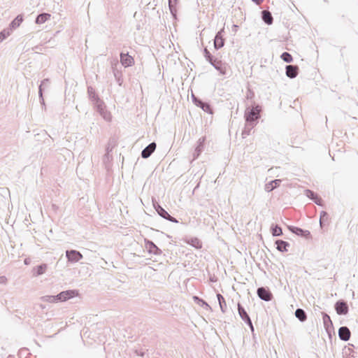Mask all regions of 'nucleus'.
Masks as SVG:
<instances>
[{
	"mask_svg": "<svg viewBox=\"0 0 358 358\" xmlns=\"http://www.w3.org/2000/svg\"><path fill=\"white\" fill-rule=\"evenodd\" d=\"M261 107L256 106L252 108H247L245 111V121L246 122L255 123L257 124L259 119L260 118Z\"/></svg>",
	"mask_w": 358,
	"mask_h": 358,
	"instance_id": "nucleus-1",
	"label": "nucleus"
},
{
	"mask_svg": "<svg viewBox=\"0 0 358 358\" xmlns=\"http://www.w3.org/2000/svg\"><path fill=\"white\" fill-rule=\"evenodd\" d=\"M153 206H154L155 210L157 211V213H158V215L159 216H161L164 219L169 220L171 222H173V223L178 222V221L176 218L170 215L169 213L164 208H163L159 203H154Z\"/></svg>",
	"mask_w": 358,
	"mask_h": 358,
	"instance_id": "nucleus-2",
	"label": "nucleus"
},
{
	"mask_svg": "<svg viewBox=\"0 0 358 358\" xmlns=\"http://www.w3.org/2000/svg\"><path fill=\"white\" fill-rule=\"evenodd\" d=\"M193 103L198 107L201 108L204 112L208 114H213V110L209 103L203 101L197 98L194 94H192Z\"/></svg>",
	"mask_w": 358,
	"mask_h": 358,
	"instance_id": "nucleus-3",
	"label": "nucleus"
},
{
	"mask_svg": "<svg viewBox=\"0 0 358 358\" xmlns=\"http://www.w3.org/2000/svg\"><path fill=\"white\" fill-rule=\"evenodd\" d=\"M334 308L336 313L339 315H345L349 312L348 303L343 299H340L336 302Z\"/></svg>",
	"mask_w": 358,
	"mask_h": 358,
	"instance_id": "nucleus-4",
	"label": "nucleus"
},
{
	"mask_svg": "<svg viewBox=\"0 0 358 358\" xmlns=\"http://www.w3.org/2000/svg\"><path fill=\"white\" fill-rule=\"evenodd\" d=\"M78 294V292L75 289H69L66 291L61 292L58 294L55 295V297H57V299H58L59 301H66V300H69L70 299L73 298L74 296H77Z\"/></svg>",
	"mask_w": 358,
	"mask_h": 358,
	"instance_id": "nucleus-5",
	"label": "nucleus"
},
{
	"mask_svg": "<svg viewBox=\"0 0 358 358\" xmlns=\"http://www.w3.org/2000/svg\"><path fill=\"white\" fill-rule=\"evenodd\" d=\"M238 311L241 318L245 322L246 324H248L250 327L251 331L253 332L254 327L251 321V319L245 309L239 303H238Z\"/></svg>",
	"mask_w": 358,
	"mask_h": 358,
	"instance_id": "nucleus-6",
	"label": "nucleus"
},
{
	"mask_svg": "<svg viewBox=\"0 0 358 358\" xmlns=\"http://www.w3.org/2000/svg\"><path fill=\"white\" fill-rule=\"evenodd\" d=\"M287 228L292 233L297 235L298 236L303 237L306 239L311 238L310 232L308 230H305L300 227L292 225L287 226Z\"/></svg>",
	"mask_w": 358,
	"mask_h": 358,
	"instance_id": "nucleus-7",
	"label": "nucleus"
},
{
	"mask_svg": "<svg viewBox=\"0 0 358 358\" xmlns=\"http://www.w3.org/2000/svg\"><path fill=\"white\" fill-rule=\"evenodd\" d=\"M257 294L260 299L265 301H270L273 299V294L267 287H259L257 290Z\"/></svg>",
	"mask_w": 358,
	"mask_h": 358,
	"instance_id": "nucleus-8",
	"label": "nucleus"
},
{
	"mask_svg": "<svg viewBox=\"0 0 358 358\" xmlns=\"http://www.w3.org/2000/svg\"><path fill=\"white\" fill-rule=\"evenodd\" d=\"M222 76H225L227 73V64L222 62V60L215 58L210 63Z\"/></svg>",
	"mask_w": 358,
	"mask_h": 358,
	"instance_id": "nucleus-9",
	"label": "nucleus"
},
{
	"mask_svg": "<svg viewBox=\"0 0 358 358\" xmlns=\"http://www.w3.org/2000/svg\"><path fill=\"white\" fill-rule=\"evenodd\" d=\"M66 257L69 262L76 263L83 258V255L79 251L71 250L66 251Z\"/></svg>",
	"mask_w": 358,
	"mask_h": 358,
	"instance_id": "nucleus-10",
	"label": "nucleus"
},
{
	"mask_svg": "<svg viewBox=\"0 0 358 358\" xmlns=\"http://www.w3.org/2000/svg\"><path fill=\"white\" fill-rule=\"evenodd\" d=\"M224 28L220 29L215 35L214 38V48L215 50H219L224 45Z\"/></svg>",
	"mask_w": 358,
	"mask_h": 358,
	"instance_id": "nucleus-11",
	"label": "nucleus"
},
{
	"mask_svg": "<svg viewBox=\"0 0 358 358\" xmlns=\"http://www.w3.org/2000/svg\"><path fill=\"white\" fill-rule=\"evenodd\" d=\"M145 248L150 254L155 255H159L162 254V250L152 241L145 239Z\"/></svg>",
	"mask_w": 358,
	"mask_h": 358,
	"instance_id": "nucleus-12",
	"label": "nucleus"
},
{
	"mask_svg": "<svg viewBox=\"0 0 358 358\" xmlns=\"http://www.w3.org/2000/svg\"><path fill=\"white\" fill-rule=\"evenodd\" d=\"M120 62L124 67H129L134 64V58L129 53H120Z\"/></svg>",
	"mask_w": 358,
	"mask_h": 358,
	"instance_id": "nucleus-13",
	"label": "nucleus"
},
{
	"mask_svg": "<svg viewBox=\"0 0 358 358\" xmlns=\"http://www.w3.org/2000/svg\"><path fill=\"white\" fill-rule=\"evenodd\" d=\"M157 147V145L155 142L150 143L148 146H146L141 152V157L143 159H147L150 157V155L154 152Z\"/></svg>",
	"mask_w": 358,
	"mask_h": 358,
	"instance_id": "nucleus-14",
	"label": "nucleus"
},
{
	"mask_svg": "<svg viewBox=\"0 0 358 358\" xmlns=\"http://www.w3.org/2000/svg\"><path fill=\"white\" fill-rule=\"evenodd\" d=\"M286 76L289 78H295L299 73V67L296 65H287L285 67Z\"/></svg>",
	"mask_w": 358,
	"mask_h": 358,
	"instance_id": "nucleus-15",
	"label": "nucleus"
},
{
	"mask_svg": "<svg viewBox=\"0 0 358 358\" xmlns=\"http://www.w3.org/2000/svg\"><path fill=\"white\" fill-rule=\"evenodd\" d=\"M350 331L348 327L343 326L338 329L339 338L343 341H348L350 338Z\"/></svg>",
	"mask_w": 358,
	"mask_h": 358,
	"instance_id": "nucleus-16",
	"label": "nucleus"
},
{
	"mask_svg": "<svg viewBox=\"0 0 358 358\" xmlns=\"http://www.w3.org/2000/svg\"><path fill=\"white\" fill-rule=\"evenodd\" d=\"M205 141H206V138L201 137L197 141V146L196 147L194 152L193 153L194 159H197L199 157V156L200 155V154L202 152V151L203 150Z\"/></svg>",
	"mask_w": 358,
	"mask_h": 358,
	"instance_id": "nucleus-17",
	"label": "nucleus"
},
{
	"mask_svg": "<svg viewBox=\"0 0 358 358\" xmlns=\"http://www.w3.org/2000/svg\"><path fill=\"white\" fill-rule=\"evenodd\" d=\"M282 182V180L280 179H275L271 180V182L266 183L265 185V191L267 192H272L276 187H279Z\"/></svg>",
	"mask_w": 358,
	"mask_h": 358,
	"instance_id": "nucleus-18",
	"label": "nucleus"
},
{
	"mask_svg": "<svg viewBox=\"0 0 358 358\" xmlns=\"http://www.w3.org/2000/svg\"><path fill=\"white\" fill-rule=\"evenodd\" d=\"M262 19L268 25L273 24V18L270 11L264 10L262 11Z\"/></svg>",
	"mask_w": 358,
	"mask_h": 358,
	"instance_id": "nucleus-19",
	"label": "nucleus"
},
{
	"mask_svg": "<svg viewBox=\"0 0 358 358\" xmlns=\"http://www.w3.org/2000/svg\"><path fill=\"white\" fill-rule=\"evenodd\" d=\"M275 244L276 245L277 250L282 252H287L288 247H289V243L282 240H276Z\"/></svg>",
	"mask_w": 358,
	"mask_h": 358,
	"instance_id": "nucleus-20",
	"label": "nucleus"
},
{
	"mask_svg": "<svg viewBox=\"0 0 358 358\" xmlns=\"http://www.w3.org/2000/svg\"><path fill=\"white\" fill-rule=\"evenodd\" d=\"M23 22V15H18L9 24V30L11 32L13 29L17 28Z\"/></svg>",
	"mask_w": 358,
	"mask_h": 358,
	"instance_id": "nucleus-21",
	"label": "nucleus"
},
{
	"mask_svg": "<svg viewBox=\"0 0 358 358\" xmlns=\"http://www.w3.org/2000/svg\"><path fill=\"white\" fill-rule=\"evenodd\" d=\"M255 123L246 122L245 124V127L242 131L241 136L243 138H246L250 134L251 130L256 126Z\"/></svg>",
	"mask_w": 358,
	"mask_h": 358,
	"instance_id": "nucleus-22",
	"label": "nucleus"
},
{
	"mask_svg": "<svg viewBox=\"0 0 358 358\" xmlns=\"http://www.w3.org/2000/svg\"><path fill=\"white\" fill-rule=\"evenodd\" d=\"M51 17V15L48 13H42L37 15L35 20L36 24H41L45 23Z\"/></svg>",
	"mask_w": 358,
	"mask_h": 358,
	"instance_id": "nucleus-23",
	"label": "nucleus"
},
{
	"mask_svg": "<svg viewBox=\"0 0 358 358\" xmlns=\"http://www.w3.org/2000/svg\"><path fill=\"white\" fill-rule=\"evenodd\" d=\"M194 301L199 306H201L203 308L207 310H212L211 307L208 305V303L205 301L203 299L199 298L197 296H193Z\"/></svg>",
	"mask_w": 358,
	"mask_h": 358,
	"instance_id": "nucleus-24",
	"label": "nucleus"
},
{
	"mask_svg": "<svg viewBox=\"0 0 358 358\" xmlns=\"http://www.w3.org/2000/svg\"><path fill=\"white\" fill-rule=\"evenodd\" d=\"M322 320H323L324 326L325 329H327V331H329L331 328L333 327V323L331 320V317L326 313L323 312V313H322Z\"/></svg>",
	"mask_w": 358,
	"mask_h": 358,
	"instance_id": "nucleus-25",
	"label": "nucleus"
},
{
	"mask_svg": "<svg viewBox=\"0 0 358 358\" xmlns=\"http://www.w3.org/2000/svg\"><path fill=\"white\" fill-rule=\"evenodd\" d=\"M87 94L89 99L93 101V103L100 100L98 94L95 92V90L92 86L87 87Z\"/></svg>",
	"mask_w": 358,
	"mask_h": 358,
	"instance_id": "nucleus-26",
	"label": "nucleus"
},
{
	"mask_svg": "<svg viewBox=\"0 0 358 358\" xmlns=\"http://www.w3.org/2000/svg\"><path fill=\"white\" fill-rule=\"evenodd\" d=\"M294 315L301 322H303L307 320V314L305 310L301 308H297L295 310Z\"/></svg>",
	"mask_w": 358,
	"mask_h": 358,
	"instance_id": "nucleus-27",
	"label": "nucleus"
},
{
	"mask_svg": "<svg viewBox=\"0 0 358 358\" xmlns=\"http://www.w3.org/2000/svg\"><path fill=\"white\" fill-rule=\"evenodd\" d=\"M217 301H218L221 311L223 313H224L227 310V303H226L225 299H224V296L220 293L217 294Z\"/></svg>",
	"mask_w": 358,
	"mask_h": 358,
	"instance_id": "nucleus-28",
	"label": "nucleus"
},
{
	"mask_svg": "<svg viewBox=\"0 0 358 358\" xmlns=\"http://www.w3.org/2000/svg\"><path fill=\"white\" fill-rule=\"evenodd\" d=\"M47 267L48 266H47L46 264H42L39 266H37L36 267H35L34 268V275L36 276H38V275H41L43 274L45 272Z\"/></svg>",
	"mask_w": 358,
	"mask_h": 358,
	"instance_id": "nucleus-29",
	"label": "nucleus"
},
{
	"mask_svg": "<svg viewBox=\"0 0 358 358\" xmlns=\"http://www.w3.org/2000/svg\"><path fill=\"white\" fill-rule=\"evenodd\" d=\"M271 230L273 236H281L282 235V228L278 224L272 225Z\"/></svg>",
	"mask_w": 358,
	"mask_h": 358,
	"instance_id": "nucleus-30",
	"label": "nucleus"
},
{
	"mask_svg": "<svg viewBox=\"0 0 358 358\" xmlns=\"http://www.w3.org/2000/svg\"><path fill=\"white\" fill-rule=\"evenodd\" d=\"M188 243L196 249H200L202 248V243L197 238H192L188 241Z\"/></svg>",
	"mask_w": 358,
	"mask_h": 358,
	"instance_id": "nucleus-31",
	"label": "nucleus"
},
{
	"mask_svg": "<svg viewBox=\"0 0 358 358\" xmlns=\"http://www.w3.org/2000/svg\"><path fill=\"white\" fill-rule=\"evenodd\" d=\"M178 0H169V7L170 12L173 16L176 15V4H177Z\"/></svg>",
	"mask_w": 358,
	"mask_h": 358,
	"instance_id": "nucleus-32",
	"label": "nucleus"
},
{
	"mask_svg": "<svg viewBox=\"0 0 358 358\" xmlns=\"http://www.w3.org/2000/svg\"><path fill=\"white\" fill-rule=\"evenodd\" d=\"M329 215L326 211H322L320 216V225L323 227L324 223L328 221Z\"/></svg>",
	"mask_w": 358,
	"mask_h": 358,
	"instance_id": "nucleus-33",
	"label": "nucleus"
},
{
	"mask_svg": "<svg viewBox=\"0 0 358 358\" xmlns=\"http://www.w3.org/2000/svg\"><path fill=\"white\" fill-rule=\"evenodd\" d=\"M95 107L96 108L97 111L100 113V115H103L105 110V106L103 102L100 99L99 101H96L94 103Z\"/></svg>",
	"mask_w": 358,
	"mask_h": 358,
	"instance_id": "nucleus-34",
	"label": "nucleus"
},
{
	"mask_svg": "<svg viewBox=\"0 0 358 358\" xmlns=\"http://www.w3.org/2000/svg\"><path fill=\"white\" fill-rule=\"evenodd\" d=\"M41 300L44 302H48V303H57L58 302V299H57V297L55 296H51V295H46L41 297Z\"/></svg>",
	"mask_w": 358,
	"mask_h": 358,
	"instance_id": "nucleus-35",
	"label": "nucleus"
},
{
	"mask_svg": "<svg viewBox=\"0 0 358 358\" xmlns=\"http://www.w3.org/2000/svg\"><path fill=\"white\" fill-rule=\"evenodd\" d=\"M116 145V141L115 138H110L106 148V152H111L114 147Z\"/></svg>",
	"mask_w": 358,
	"mask_h": 358,
	"instance_id": "nucleus-36",
	"label": "nucleus"
},
{
	"mask_svg": "<svg viewBox=\"0 0 358 358\" xmlns=\"http://www.w3.org/2000/svg\"><path fill=\"white\" fill-rule=\"evenodd\" d=\"M280 58L286 63H290L293 60L292 56L287 52H284L280 55Z\"/></svg>",
	"mask_w": 358,
	"mask_h": 358,
	"instance_id": "nucleus-37",
	"label": "nucleus"
},
{
	"mask_svg": "<svg viewBox=\"0 0 358 358\" xmlns=\"http://www.w3.org/2000/svg\"><path fill=\"white\" fill-rule=\"evenodd\" d=\"M203 56L209 63L213 62V60L216 58L208 51L206 48H205L203 50Z\"/></svg>",
	"mask_w": 358,
	"mask_h": 358,
	"instance_id": "nucleus-38",
	"label": "nucleus"
},
{
	"mask_svg": "<svg viewBox=\"0 0 358 358\" xmlns=\"http://www.w3.org/2000/svg\"><path fill=\"white\" fill-rule=\"evenodd\" d=\"M305 195L312 201L315 200V197L318 196L316 193L310 189H306Z\"/></svg>",
	"mask_w": 358,
	"mask_h": 358,
	"instance_id": "nucleus-39",
	"label": "nucleus"
},
{
	"mask_svg": "<svg viewBox=\"0 0 358 358\" xmlns=\"http://www.w3.org/2000/svg\"><path fill=\"white\" fill-rule=\"evenodd\" d=\"M10 31L9 29H3L0 32V43L10 36Z\"/></svg>",
	"mask_w": 358,
	"mask_h": 358,
	"instance_id": "nucleus-40",
	"label": "nucleus"
},
{
	"mask_svg": "<svg viewBox=\"0 0 358 358\" xmlns=\"http://www.w3.org/2000/svg\"><path fill=\"white\" fill-rule=\"evenodd\" d=\"M49 84L50 80L48 78L43 79L38 87V90H40V89H42L43 91L44 88L48 87Z\"/></svg>",
	"mask_w": 358,
	"mask_h": 358,
	"instance_id": "nucleus-41",
	"label": "nucleus"
},
{
	"mask_svg": "<svg viewBox=\"0 0 358 358\" xmlns=\"http://www.w3.org/2000/svg\"><path fill=\"white\" fill-rule=\"evenodd\" d=\"M113 157H112V155H110V152H106V154L103 155V163L106 164L107 162H109L112 160Z\"/></svg>",
	"mask_w": 358,
	"mask_h": 358,
	"instance_id": "nucleus-42",
	"label": "nucleus"
},
{
	"mask_svg": "<svg viewBox=\"0 0 358 358\" xmlns=\"http://www.w3.org/2000/svg\"><path fill=\"white\" fill-rule=\"evenodd\" d=\"M38 96H39L41 104L42 106H45V101L43 99V96L42 89H40V90H38Z\"/></svg>",
	"mask_w": 358,
	"mask_h": 358,
	"instance_id": "nucleus-43",
	"label": "nucleus"
},
{
	"mask_svg": "<svg viewBox=\"0 0 358 358\" xmlns=\"http://www.w3.org/2000/svg\"><path fill=\"white\" fill-rule=\"evenodd\" d=\"M313 201L318 206H323V201H322V198L320 197L319 196L315 197V200H313Z\"/></svg>",
	"mask_w": 358,
	"mask_h": 358,
	"instance_id": "nucleus-44",
	"label": "nucleus"
},
{
	"mask_svg": "<svg viewBox=\"0 0 358 358\" xmlns=\"http://www.w3.org/2000/svg\"><path fill=\"white\" fill-rule=\"evenodd\" d=\"M103 115H101L106 120L110 121V114L108 113L106 110H105L103 113H102Z\"/></svg>",
	"mask_w": 358,
	"mask_h": 358,
	"instance_id": "nucleus-45",
	"label": "nucleus"
},
{
	"mask_svg": "<svg viewBox=\"0 0 358 358\" xmlns=\"http://www.w3.org/2000/svg\"><path fill=\"white\" fill-rule=\"evenodd\" d=\"M7 281V278L5 276H1L0 277V283L1 284H5Z\"/></svg>",
	"mask_w": 358,
	"mask_h": 358,
	"instance_id": "nucleus-46",
	"label": "nucleus"
},
{
	"mask_svg": "<svg viewBox=\"0 0 358 358\" xmlns=\"http://www.w3.org/2000/svg\"><path fill=\"white\" fill-rule=\"evenodd\" d=\"M253 2H255L257 5H259L263 2L264 0H252Z\"/></svg>",
	"mask_w": 358,
	"mask_h": 358,
	"instance_id": "nucleus-47",
	"label": "nucleus"
},
{
	"mask_svg": "<svg viewBox=\"0 0 358 358\" xmlns=\"http://www.w3.org/2000/svg\"><path fill=\"white\" fill-rule=\"evenodd\" d=\"M118 72L117 71H114V76L116 78V79L117 80V82H120V78L117 76L118 75Z\"/></svg>",
	"mask_w": 358,
	"mask_h": 358,
	"instance_id": "nucleus-48",
	"label": "nucleus"
},
{
	"mask_svg": "<svg viewBox=\"0 0 358 358\" xmlns=\"http://www.w3.org/2000/svg\"><path fill=\"white\" fill-rule=\"evenodd\" d=\"M24 264H29V262H28V259H24Z\"/></svg>",
	"mask_w": 358,
	"mask_h": 358,
	"instance_id": "nucleus-49",
	"label": "nucleus"
},
{
	"mask_svg": "<svg viewBox=\"0 0 358 358\" xmlns=\"http://www.w3.org/2000/svg\"><path fill=\"white\" fill-rule=\"evenodd\" d=\"M27 350H21L20 353H22L24 351H27Z\"/></svg>",
	"mask_w": 358,
	"mask_h": 358,
	"instance_id": "nucleus-50",
	"label": "nucleus"
},
{
	"mask_svg": "<svg viewBox=\"0 0 358 358\" xmlns=\"http://www.w3.org/2000/svg\"><path fill=\"white\" fill-rule=\"evenodd\" d=\"M40 306L42 308H45V306H43L42 304L40 305Z\"/></svg>",
	"mask_w": 358,
	"mask_h": 358,
	"instance_id": "nucleus-51",
	"label": "nucleus"
},
{
	"mask_svg": "<svg viewBox=\"0 0 358 358\" xmlns=\"http://www.w3.org/2000/svg\"><path fill=\"white\" fill-rule=\"evenodd\" d=\"M52 208H56V206L55 205H52Z\"/></svg>",
	"mask_w": 358,
	"mask_h": 358,
	"instance_id": "nucleus-52",
	"label": "nucleus"
}]
</instances>
